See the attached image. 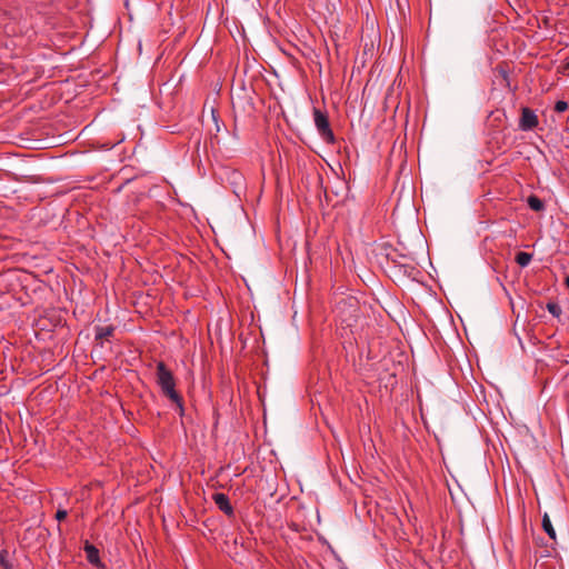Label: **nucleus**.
I'll return each mask as SVG.
<instances>
[{"instance_id":"obj_1","label":"nucleus","mask_w":569,"mask_h":569,"mask_svg":"<svg viewBox=\"0 0 569 569\" xmlns=\"http://www.w3.org/2000/svg\"><path fill=\"white\" fill-rule=\"evenodd\" d=\"M156 378L162 395L176 406L179 415L183 416L184 408L182 397L176 390V380L172 372L162 361L157 363Z\"/></svg>"},{"instance_id":"obj_2","label":"nucleus","mask_w":569,"mask_h":569,"mask_svg":"<svg viewBox=\"0 0 569 569\" xmlns=\"http://www.w3.org/2000/svg\"><path fill=\"white\" fill-rule=\"evenodd\" d=\"M398 246L402 249H429V242L421 229L417 226H412L406 230L402 234L398 236Z\"/></svg>"},{"instance_id":"obj_3","label":"nucleus","mask_w":569,"mask_h":569,"mask_svg":"<svg viewBox=\"0 0 569 569\" xmlns=\"http://www.w3.org/2000/svg\"><path fill=\"white\" fill-rule=\"evenodd\" d=\"M313 120L316 128L322 138V140L327 143H335L336 138L333 131L330 127L329 118L326 112L315 108L313 109Z\"/></svg>"},{"instance_id":"obj_4","label":"nucleus","mask_w":569,"mask_h":569,"mask_svg":"<svg viewBox=\"0 0 569 569\" xmlns=\"http://www.w3.org/2000/svg\"><path fill=\"white\" fill-rule=\"evenodd\" d=\"M539 124L538 116L529 107L521 108V116L519 119L518 127L522 131H531Z\"/></svg>"},{"instance_id":"obj_5","label":"nucleus","mask_w":569,"mask_h":569,"mask_svg":"<svg viewBox=\"0 0 569 569\" xmlns=\"http://www.w3.org/2000/svg\"><path fill=\"white\" fill-rule=\"evenodd\" d=\"M212 498H213L214 503L221 511H223L228 516L233 515V508H232L227 495L214 493Z\"/></svg>"},{"instance_id":"obj_6","label":"nucleus","mask_w":569,"mask_h":569,"mask_svg":"<svg viewBox=\"0 0 569 569\" xmlns=\"http://www.w3.org/2000/svg\"><path fill=\"white\" fill-rule=\"evenodd\" d=\"M528 207L535 212H542L546 209L545 201L536 194H530L526 200Z\"/></svg>"},{"instance_id":"obj_7","label":"nucleus","mask_w":569,"mask_h":569,"mask_svg":"<svg viewBox=\"0 0 569 569\" xmlns=\"http://www.w3.org/2000/svg\"><path fill=\"white\" fill-rule=\"evenodd\" d=\"M113 326H97L94 328V339L102 340L113 335Z\"/></svg>"},{"instance_id":"obj_8","label":"nucleus","mask_w":569,"mask_h":569,"mask_svg":"<svg viewBox=\"0 0 569 569\" xmlns=\"http://www.w3.org/2000/svg\"><path fill=\"white\" fill-rule=\"evenodd\" d=\"M84 551L90 563L96 565L99 562V550L93 545L86 543Z\"/></svg>"},{"instance_id":"obj_9","label":"nucleus","mask_w":569,"mask_h":569,"mask_svg":"<svg viewBox=\"0 0 569 569\" xmlns=\"http://www.w3.org/2000/svg\"><path fill=\"white\" fill-rule=\"evenodd\" d=\"M542 528L550 539L556 540V531L547 513L542 517Z\"/></svg>"},{"instance_id":"obj_10","label":"nucleus","mask_w":569,"mask_h":569,"mask_svg":"<svg viewBox=\"0 0 569 569\" xmlns=\"http://www.w3.org/2000/svg\"><path fill=\"white\" fill-rule=\"evenodd\" d=\"M393 253H397V251H393ZM381 256H383L387 260H391L392 262L399 264V266H407V263L402 262L401 259H406L407 256L399 253V254H392L390 252L381 251Z\"/></svg>"},{"instance_id":"obj_11","label":"nucleus","mask_w":569,"mask_h":569,"mask_svg":"<svg viewBox=\"0 0 569 569\" xmlns=\"http://www.w3.org/2000/svg\"><path fill=\"white\" fill-rule=\"evenodd\" d=\"M532 260V254L527 251H520V253L516 257V262L520 267H527Z\"/></svg>"},{"instance_id":"obj_12","label":"nucleus","mask_w":569,"mask_h":569,"mask_svg":"<svg viewBox=\"0 0 569 569\" xmlns=\"http://www.w3.org/2000/svg\"><path fill=\"white\" fill-rule=\"evenodd\" d=\"M547 310L555 317L560 318L562 310L561 307L557 302H548L547 303Z\"/></svg>"},{"instance_id":"obj_13","label":"nucleus","mask_w":569,"mask_h":569,"mask_svg":"<svg viewBox=\"0 0 569 569\" xmlns=\"http://www.w3.org/2000/svg\"><path fill=\"white\" fill-rule=\"evenodd\" d=\"M496 70L501 76L506 87L511 89L510 79H509V71L503 66H498Z\"/></svg>"},{"instance_id":"obj_14","label":"nucleus","mask_w":569,"mask_h":569,"mask_svg":"<svg viewBox=\"0 0 569 569\" xmlns=\"http://www.w3.org/2000/svg\"><path fill=\"white\" fill-rule=\"evenodd\" d=\"M0 566L3 569H13L12 563H10V561L8 560V551L7 550L0 551Z\"/></svg>"},{"instance_id":"obj_15","label":"nucleus","mask_w":569,"mask_h":569,"mask_svg":"<svg viewBox=\"0 0 569 569\" xmlns=\"http://www.w3.org/2000/svg\"><path fill=\"white\" fill-rule=\"evenodd\" d=\"M568 109V103L566 101L559 100L555 104V111L558 113L565 112Z\"/></svg>"},{"instance_id":"obj_16","label":"nucleus","mask_w":569,"mask_h":569,"mask_svg":"<svg viewBox=\"0 0 569 569\" xmlns=\"http://www.w3.org/2000/svg\"><path fill=\"white\" fill-rule=\"evenodd\" d=\"M67 516H68V512L64 509H58L57 512H56V519L59 520V521L66 519Z\"/></svg>"},{"instance_id":"obj_17","label":"nucleus","mask_w":569,"mask_h":569,"mask_svg":"<svg viewBox=\"0 0 569 569\" xmlns=\"http://www.w3.org/2000/svg\"><path fill=\"white\" fill-rule=\"evenodd\" d=\"M388 248H392V244L389 242L383 243L382 249H388Z\"/></svg>"},{"instance_id":"obj_18","label":"nucleus","mask_w":569,"mask_h":569,"mask_svg":"<svg viewBox=\"0 0 569 569\" xmlns=\"http://www.w3.org/2000/svg\"><path fill=\"white\" fill-rule=\"evenodd\" d=\"M565 283L569 288V276L566 278Z\"/></svg>"},{"instance_id":"obj_19","label":"nucleus","mask_w":569,"mask_h":569,"mask_svg":"<svg viewBox=\"0 0 569 569\" xmlns=\"http://www.w3.org/2000/svg\"><path fill=\"white\" fill-rule=\"evenodd\" d=\"M565 70L569 71V61L566 63Z\"/></svg>"}]
</instances>
